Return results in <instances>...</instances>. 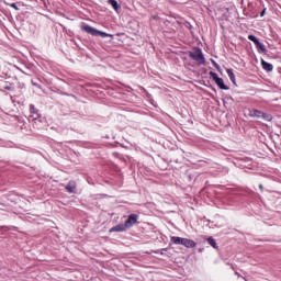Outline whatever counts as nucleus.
I'll use <instances>...</instances> for the list:
<instances>
[{
    "label": "nucleus",
    "mask_w": 281,
    "mask_h": 281,
    "mask_svg": "<svg viewBox=\"0 0 281 281\" xmlns=\"http://www.w3.org/2000/svg\"><path fill=\"white\" fill-rule=\"evenodd\" d=\"M80 30L81 32H86V34H90L91 36H101V38H113V35L102 31H98L95 27L87 23H82Z\"/></svg>",
    "instance_id": "obj_1"
},
{
    "label": "nucleus",
    "mask_w": 281,
    "mask_h": 281,
    "mask_svg": "<svg viewBox=\"0 0 281 281\" xmlns=\"http://www.w3.org/2000/svg\"><path fill=\"white\" fill-rule=\"evenodd\" d=\"M170 240L173 243V245H183V247H187V249H192L196 247L195 241L192 239L172 236Z\"/></svg>",
    "instance_id": "obj_2"
},
{
    "label": "nucleus",
    "mask_w": 281,
    "mask_h": 281,
    "mask_svg": "<svg viewBox=\"0 0 281 281\" xmlns=\"http://www.w3.org/2000/svg\"><path fill=\"white\" fill-rule=\"evenodd\" d=\"M189 57L192 58V60H195L198 65H205V56L203 55V50L201 48H194L189 53Z\"/></svg>",
    "instance_id": "obj_3"
},
{
    "label": "nucleus",
    "mask_w": 281,
    "mask_h": 281,
    "mask_svg": "<svg viewBox=\"0 0 281 281\" xmlns=\"http://www.w3.org/2000/svg\"><path fill=\"white\" fill-rule=\"evenodd\" d=\"M210 76L220 89H222L223 91H229V87L225 86V82L223 81V78L218 77V74H216L214 71H211Z\"/></svg>",
    "instance_id": "obj_4"
},
{
    "label": "nucleus",
    "mask_w": 281,
    "mask_h": 281,
    "mask_svg": "<svg viewBox=\"0 0 281 281\" xmlns=\"http://www.w3.org/2000/svg\"><path fill=\"white\" fill-rule=\"evenodd\" d=\"M138 218H139V215L137 214L128 215L127 220L125 221V226H127V229H131V227H133L137 223Z\"/></svg>",
    "instance_id": "obj_5"
},
{
    "label": "nucleus",
    "mask_w": 281,
    "mask_h": 281,
    "mask_svg": "<svg viewBox=\"0 0 281 281\" xmlns=\"http://www.w3.org/2000/svg\"><path fill=\"white\" fill-rule=\"evenodd\" d=\"M76 188H78V183L75 180H70L65 187V190L69 194H76Z\"/></svg>",
    "instance_id": "obj_6"
},
{
    "label": "nucleus",
    "mask_w": 281,
    "mask_h": 281,
    "mask_svg": "<svg viewBox=\"0 0 281 281\" xmlns=\"http://www.w3.org/2000/svg\"><path fill=\"white\" fill-rule=\"evenodd\" d=\"M248 41H251L252 43H255L257 49H261V52L266 50L262 43H260V41L257 40V37L255 35H248Z\"/></svg>",
    "instance_id": "obj_7"
},
{
    "label": "nucleus",
    "mask_w": 281,
    "mask_h": 281,
    "mask_svg": "<svg viewBox=\"0 0 281 281\" xmlns=\"http://www.w3.org/2000/svg\"><path fill=\"white\" fill-rule=\"evenodd\" d=\"M127 226L126 224H117L116 226L112 227L110 232H126Z\"/></svg>",
    "instance_id": "obj_8"
},
{
    "label": "nucleus",
    "mask_w": 281,
    "mask_h": 281,
    "mask_svg": "<svg viewBox=\"0 0 281 281\" xmlns=\"http://www.w3.org/2000/svg\"><path fill=\"white\" fill-rule=\"evenodd\" d=\"M261 67L265 71H273V65L267 63L265 59H261Z\"/></svg>",
    "instance_id": "obj_9"
},
{
    "label": "nucleus",
    "mask_w": 281,
    "mask_h": 281,
    "mask_svg": "<svg viewBox=\"0 0 281 281\" xmlns=\"http://www.w3.org/2000/svg\"><path fill=\"white\" fill-rule=\"evenodd\" d=\"M226 74H227L229 80L233 82V85H236V75L234 74V69L228 68L226 70Z\"/></svg>",
    "instance_id": "obj_10"
},
{
    "label": "nucleus",
    "mask_w": 281,
    "mask_h": 281,
    "mask_svg": "<svg viewBox=\"0 0 281 281\" xmlns=\"http://www.w3.org/2000/svg\"><path fill=\"white\" fill-rule=\"evenodd\" d=\"M262 111L252 109L250 110V117H262Z\"/></svg>",
    "instance_id": "obj_11"
},
{
    "label": "nucleus",
    "mask_w": 281,
    "mask_h": 281,
    "mask_svg": "<svg viewBox=\"0 0 281 281\" xmlns=\"http://www.w3.org/2000/svg\"><path fill=\"white\" fill-rule=\"evenodd\" d=\"M207 243L209 245H211V247H213V249H218V244H216V239L213 237H209L207 238Z\"/></svg>",
    "instance_id": "obj_12"
},
{
    "label": "nucleus",
    "mask_w": 281,
    "mask_h": 281,
    "mask_svg": "<svg viewBox=\"0 0 281 281\" xmlns=\"http://www.w3.org/2000/svg\"><path fill=\"white\" fill-rule=\"evenodd\" d=\"M261 120H265L266 122H271L273 120V116H271V114L262 112Z\"/></svg>",
    "instance_id": "obj_13"
},
{
    "label": "nucleus",
    "mask_w": 281,
    "mask_h": 281,
    "mask_svg": "<svg viewBox=\"0 0 281 281\" xmlns=\"http://www.w3.org/2000/svg\"><path fill=\"white\" fill-rule=\"evenodd\" d=\"M110 5H112V8H114V10H117V8H120V4H117V2L115 0H109Z\"/></svg>",
    "instance_id": "obj_14"
},
{
    "label": "nucleus",
    "mask_w": 281,
    "mask_h": 281,
    "mask_svg": "<svg viewBox=\"0 0 281 281\" xmlns=\"http://www.w3.org/2000/svg\"><path fill=\"white\" fill-rule=\"evenodd\" d=\"M30 113L33 115L36 114V106H34V104H30Z\"/></svg>",
    "instance_id": "obj_15"
},
{
    "label": "nucleus",
    "mask_w": 281,
    "mask_h": 281,
    "mask_svg": "<svg viewBox=\"0 0 281 281\" xmlns=\"http://www.w3.org/2000/svg\"><path fill=\"white\" fill-rule=\"evenodd\" d=\"M10 8H13V10H19V7H16V3H11Z\"/></svg>",
    "instance_id": "obj_16"
},
{
    "label": "nucleus",
    "mask_w": 281,
    "mask_h": 281,
    "mask_svg": "<svg viewBox=\"0 0 281 281\" xmlns=\"http://www.w3.org/2000/svg\"><path fill=\"white\" fill-rule=\"evenodd\" d=\"M214 67H216V69H220L221 66H218V64H216V61L212 60Z\"/></svg>",
    "instance_id": "obj_17"
},
{
    "label": "nucleus",
    "mask_w": 281,
    "mask_h": 281,
    "mask_svg": "<svg viewBox=\"0 0 281 281\" xmlns=\"http://www.w3.org/2000/svg\"><path fill=\"white\" fill-rule=\"evenodd\" d=\"M265 12H266V10L261 11V14H260V16H262V15L265 14Z\"/></svg>",
    "instance_id": "obj_18"
},
{
    "label": "nucleus",
    "mask_w": 281,
    "mask_h": 281,
    "mask_svg": "<svg viewBox=\"0 0 281 281\" xmlns=\"http://www.w3.org/2000/svg\"><path fill=\"white\" fill-rule=\"evenodd\" d=\"M260 190H263L262 184L259 186Z\"/></svg>",
    "instance_id": "obj_19"
}]
</instances>
